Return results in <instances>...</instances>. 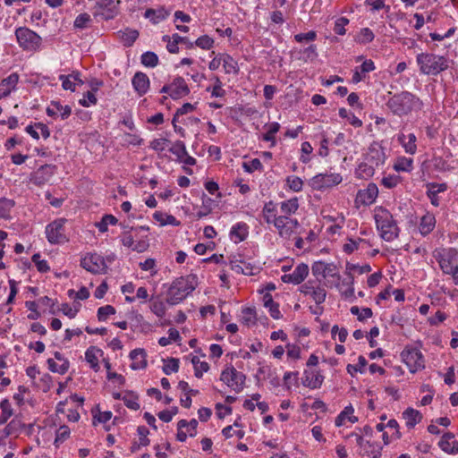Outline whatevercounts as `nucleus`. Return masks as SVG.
Segmentation results:
<instances>
[{
	"mask_svg": "<svg viewBox=\"0 0 458 458\" xmlns=\"http://www.w3.org/2000/svg\"><path fill=\"white\" fill-rule=\"evenodd\" d=\"M117 33L119 38L125 46H131L139 37V32L132 29L119 30Z\"/></svg>",
	"mask_w": 458,
	"mask_h": 458,
	"instance_id": "obj_35",
	"label": "nucleus"
},
{
	"mask_svg": "<svg viewBox=\"0 0 458 458\" xmlns=\"http://www.w3.org/2000/svg\"><path fill=\"white\" fill-rule=\"evenodd\" d=\"M25 131L37 140H38L40 137L47 140L50 136L49 128L42 123H36L26 126Z\"/></svg>",
	"mask_w": 458,
	"mask_h": 458,
	"instance_id": "obj_24",
	"label": "nucleus"
},
{
	"mask_svg": "<svg viewBox=\"0 0 458 458\" xmlns=\"http://www.w3.org/2000/svg\"><path fill=\"white\" fill-rule=\"evenodd\" d=\"M342 180L340 174H319L311 178L310 184L314 190L319 191L337 185Z\"/></svg>",
	"mask_w": 458,
	"mask_h": 458,
	"instance_id": "obj_12",
	"label": "nucleus"
},
{
	"mask_svg": "<svg viewBox=\"0 0 458 458\" xmlns=\"http://www.w3.org/2000/svg\"><path fill=\"white\" fill-rule=\"evenodd\" d=\"M59 81L62 82V87L64 90H71L72 92L76 90V87L78 85H81L83 83L80 77V72H73L68 75L61 74L59 76Z\"/></svg>",
	"mask_w": 458,
	"mask_h": 458,
	"instance_id": "obj_25",
	"label": "nucleus"
},
{
	"mask_svg": "<svg viewBox=\"0 0 458 458\" xmlns=\"http://www.w3.org/2000/svg\"><path fill=\"white\" fill-rule=\"evenodd\" d=\"M148 289L144 286H140L136 290V295H126L125 301L127 303H133L136 300L140 301L141 302H146L148 300Z\"/></svg>",
	"mask_w": 458,
	"mask_h": 458,
	"instance_id": "obj_44",
	"label": "nucleus"
},
{
	"mask_svg": "<svg viewBox=\"0 0 458 458\" xmlns=\"http://www.w3.org/2000/svg\"><path fill=\"white\" fill-rule=\"evenodd\" d=\"M191 360L194 368V375L196 377H201L203 373L207 372L209 369L208 362L201 360L198 356H192Z\"/></svg>",
	"mask_w": 458,
	"mask_h": 458,
	"instance_id": "obj_40",
	"label": "nucleus"
},
{
	"mask_svg": "<svg viewBox=\"0 0 458 458\" xmlns=\"http://www.w3.org/2000/svg\"><path fill=\"white\" fill-rule=\"evenodd\" d=\"M104 356V352L97 346H89L85 351V360L89 364V368L95 372L100 370L99 360Z\"/></svg>",
	"mask_w": 458,
	"mask_h": 458,
	"instance_id": "obj_17",
	"label": "nucleus"
},
{
	"mask_svg": "<svg viewBox=\"0 0 458 458\" xmlns=\"http://www.w3.org/2000/svg\"><path fill=\"white\" fill-rule=\"evenodd\" d=\"M164 42H166V48L168 52L172 54H175L179 51L178 44L183 42L185 38L181 37L178 34H173L171 37L168 35H165L162 38Z\"/></svg>",
	"mask_w": 458,
	"mask_h": 458,
	"instance_id": "obj_32",
	"label": "nucleus"
},
{
	"mask_svg": "<svg viewBox=\"0 0 458 458\" xmlns=\"http://www.w3.org/2000/svg\"><path fill=\"white\" fill-rule=\"evenodd\" d=\"M422 101L409 91H402L392 96L386 102L388 109L397 116L408 115L413 111L420 110Z\"/></svg>",
	"mask_w": 458,
	"mask_h": 458,
	"instance_id": "obj_1",
	"label": "nucleus"
},
{
	"mask_svg": "<svg viewBox=\"0 0 458 458\" xmlns=\"http://www.w3.org/2000/svg\"><path fill=\"white\" fill-rule=\"evenodd\" d=\"M437 260L445 274L455 277L458 273V251L455 249L443 250L442 252L438 253Z\"/></svg>",
	"mask_w": 458,
	"mask_h": 458,
	"instance_id": "obj_7",
	"label": "nucleus"
},
{
	"mask_svg": "<svg viewBox=\"0 0 458 458\" xmlns=\"http://www.w3.org/2000/svg\"><path fill=\"white\" fill-rule=\"evenodd\" d=\"M403 416L406 420V426L408 428H414L415 425L420 423V420H422V415L420 414V412L412 408L406 409L403 411Z\"/></svg>",
	"mask_w": 458,
	"mask_h": 458,
	"instance_id": "obj_30",
	"label": "nucleus"
},
{
	"mask_svg": "<svg viewBox=\"0 0 458 458\" xmlns=\"http://www.w3.org/2000/svg\"><path fill=\"white\" fill-rule=\"evenodd\" d=\"M300 290L305 295H310L317 304H321L326 300V290L320 286H312L310 282L302 284Z\"/></svg>",
	"mask_w": 458,
	"mask_h": 458,
	"instance_id": "obj_19",
	"label": "nucleus"
},
{
	"mask_svg": "<svg viewBox=\"0 0 458 458\" xmlns=\"http://www.w3.org/2000/svg\"><path fill=\"white\" fill-rule=\"evenodd\" d=\"M401 357L411 373L424 368L423 355L417 348H405Z\"/></svg>",
	"mask_w": 458,
	"mask_h": 458,
	"instance_id": "obj_10",
	"label": "nucleus"
},
{
	"mask_svg": "<svg viewBox=\"0 0 458 458\" xmlns=\"http://www.w3.org/2000/svg\"><path fill=\"white\" fill-rule=\"evenodd\" d=\"M436 218L432 214H426L420 219V232L422 235L428 234L435 227Z\"/></svg>",
	"mask_w": 458,
	"mask_h": 458,
	"instance_id": "obj_33",
	"label": "nucleus"
},
{
	"mask_svg": "<svg viewBox=\"0 0 458 458\" xmlns=\"http://www.w3.org/2000/svg\"><path fill=\"white\" fill-rule=\"evenodd\" d=\"M374 39V33L369 28H364L360 30L358 42L360 44L369 43Z\"/></svg>",
	"mask_w": 458,
	"mask_h": 458,
	"instance_id": "obj_64",
	"label": "nucleus"
},
{
	"mask_svg": "<svg viewBox=\"0 0 458 458\" xmlns=\"http://www.w3.org/2000/svg\"><path fill=\"white\" fill-rule=\"evenodd\" d=\"M454 438V435L453 433H445L438 443L439 447L447 454H458V442Z\"/></svg>",
	"mask_w": 458,
	"mask_h": 458,
	"instance_id": "obj_26",
	"label": "nucleus"
},
{
	"mask_svg": "<svg viewBox=\"0 0 458 458\" xmlns=\"http://www.w3.org/2000/svg\"><path fill=\"white\" fill-rule=\"evenodd\" d=\"M123 401L125 406L132 411H138L140 408L139 395L133 391L123 392Z\"/></svg>",
	"mask_w": 458,
	"mask_h": 458,
	"instance_id": "obj_34",
	"label": "nucleus"
},
{
	"mask_svg": "<svg viewBox=\"0 0 458 458\" xmlns=\"http://www.w3.org/2000/svg\"><path fill=\"white\" fill-rule=\"evenodd\" d=\"M71 435V429L66 425L60 426L55 431V437L54 441V445L58 447L64 441H66Z\"/></svg>",
	"mask_w": 458,
	"mask_h": 458,
	"instance_id": "obj_42",
	"label": "nucleus"
},
{
	"mask_svg": "<svg viewBox=\"0 0 458 458\" xmlns=\"http://www.w3.org/2000/svg\"><path fill=\"white\" fill-rule=\"evenodd\" d=\"M47 365L50 371L64 375L68 371L70 362L69 360H63V363H60L54 359H48Z\"/></svg>",
	"mask_w": 458,
	"mask_h": 458,
	"instance_id": "obj_38",
	"label": "nucleus"
},
{
	"mask_svg": "<svg viewBox=\"0 0 458 458\" xmlns=\"http://www.w3.org/2000/svg\"><path fill=\"white\" fill-rule=\"evenodd\" d=\"M160 92L168 94L173 99H179L187 96L190 89L183 78L176 77L171 83L164 85Z\"/></svg>",
	"mask_w": 458,
	"mask_h": 458,
	"instance_id": "obj_9",
	"label": "nucleus"
},
{
	"mask_svg": "<svg viewBox=\"0 0 458 458\" xmlns=\"http://www.w3.org/2000/svg\"><path fill=\"white\" fill-rule=\"evenodd\" d=\"M197 285L196 277L194 276H187L177 278L171 284L166 301L170 305H176L187 298L195 289Z\"/></svg>",
	"mask_w": 458,
	"mask_h": 458,
	"instance_id": "obj_2",
	"label": "nucleus"
},
{
	"mask_svg": "<svg viewBox=\"0 0 458 458\" xmlns=\"http://www.w3.org/2000/svg\"><path fill=\"white\" fill-rule=\"evenodd\" d=\"M79 103L80 105L85 107L96 105L97 98L95 96V93H93L92 91H88L87 93L83 94V97L79 100Z\"/></svg>",
	"mask_w": 458,
	"mask_h": 458,
	"instance_id": "obj_61",
	"label": "nucleus"
},
{
	"mask_svg": "<svg viewBox=\"0 0 458 458\" xmlns=\"http://www.w3.org/2000/svg\"><path fill=\"white\" fill-rule=\"evenodd\" d=\"M195 44L202 49H210L213 47L214 40L209 36L204 35L198 38Z\"/></svg>",
	"mask_w": 458,
	"mask_h": 458,
	"instance_id": "obj_63",
	"label": "nucleus"
},
{
	"mask_svg": "<svg viewBox=\"0 0 458 458\" xmlns=\"http://www.w3.org/2000/svg\"><path fill=\"white\" fill-rule=\"evenodd\" d=\"M378 195L377 186L370 182L364 190H360L357 193L355 202L363 206H369L375 202Z\"/></svg>",
	"mask_w": 458,
	"mask_h": 458,
	"instance_id": "obj_15",
	"label": "nucleus"
},
{
	"mask_svg": "<svg viewBox=\"0 0 458 458\" xmlns=\"http://www.w3.org/2000/svg\"><path fill=\"white\" fill-rule=\"evenodd\" d=\"M117 222V218L113 215H105L95 225L100 233H106L108 230V225H114Z\"/></svg>",
	"mask_w": 458,
	"mask_h": 458,
	"instance_id": "obj_43",
	"label": "nucleus"
},
{
	"mask_svg": "<svg viewBox=\"0 0 458 458\" xmlns=\"http://www.w3.org/2000/svg\"><path fill=\"white\" fill-rule=\"evenodd\" d=\"M245 376L240 372H238L234 368L231 367V382H233L236 386L235 390L239 391L244 382H245Z\"/></svg>",
	"mask_w": 458,
	"mask_h": 458,
	"instance_id": "obj_58",
	"label": "nucleus"
},
{
	"mask_svg": "<svg viewBox=\"0 0 458 458\" xmlns=\"http://www.w3.org/2000/svg\"><path fill=\"white\" fill-rule=\"evenodd\" d=\"M149 310L159 318H163L166 313L165 304L159 298L150 300Z\"/></svg>",
	"mask_w": 458,
	"mask_h": 458,
	"instance_id": "obj_36",
	"label": "nucleus"
},
{
	"mask_svg": "<svg viewBox=\"0 0 458 458\" xmlns=\"http://www.w3.org/2000/svg\"><path fill=\"white\" fill-rule=\"evenodd\" d=\"M249 235V226L246 223L239 222L231 228V241L235 242L244 241Z\"/></svg>",
	"mask_w": 458,
	"mask_h": 458,
	"instance_id": "obj_28",
	"label": "nucleus"
},
{
	"mask_svg": "<svg viewBox=\"0 0 458 458\" xmlns=\"http://www.w3.org/2000/svg\"><path fill=\"white\" fill-rule=\"evenodd\" d=\"M375 173V166L372 164L365 161L360 163L356 169V175L360 179H369L373 176Z\"/></svg>",
	"mask_w": 458,
	"mask_h": 458,
	"instance_id": "obj_37",
	"label": "nucleus"
},
{
	"mask_svg": "<svg viewBox=\"0 0 458 458\" xmlns=\"http://www.w3.org/2000/svg\"><path fill=\"white\" fill-rule=\"evenodd\" d=\"M71 114L72 108L69 106H63L57 101H52L47 107V114L55 119L60 117L62 120H65Z\"/></svg>",
	"mask_w": 458,
	"mask_h": 458,
	"instance_id": "obj_18",
	"label": "nucleus"
},
{
	"mask_svg": "<svg viewBox=\"0 0 458 458\" xmlns=\"http://www.w3.org/2000/svg\"><path fill=\"white\" fill-rule=\"evenodd\" d=\"M287 184L293 191H301L303 186V182L300 177L289 176L286 179Z\"/></svg>",
	"mask_w": 458,
	"mask_h": 458,
	"instance_id": "obj_62",
	"label": "nucleus"
},
{
	"mask_svg": "<svg viewBox=\"0 0 458 458\" xmlns=\"http://www.w3.org/2000/svg\"><path fill=\"white\" fill-rule=\"evenodd\" d=\"M263 217L267 224H274V219H276V208L272 201L266 203L262 210Z\"/></svg>",
	"mask_w": 458,
	"mask_h": 458,
	"instance_id": "obj_47",
	"label": "nucleus"
},
{
	"mask_svg": "<svg viewBox=\"0 0 458 458\" xmlns=\"http://www.w3.org/2000/svg\"><path fill=\"white\" fill-rule=\"evenodd\" d=\"M179 369V360L175 358H170L164 360L163 372L165 375H171L172 373L177 372Z\"/></svg>",
	"mask_w": 458,
	"mask_h": 458,
	"instance_id": "obj_52",
	"label": "nucleus"
},
{
	"mask_svg": "<svg viewBox=\"0 0 458 458\" xmlns=\"http://www.w3.org/2000/svg\"><path fill=\"white\" fill-rule=\"evenodd\" d=\"M432 188H437V190H429L428 191V196L430 199L431 204L435 207H437L439 205L438 198L437 197V193L443 192L446 190V184L445 183H440V184H433Z\"/></svg>",
	"mask_w": 458,
	"mask_h": 458,
	"instance_id": "obj_51",
	"label": "nucleus"
},
{
	"mask_svg": "<svg viewBox=\"0 0 458 458\" xmlns=\"http://www.w3.org/2000/svg\"><path fill=\"white\" fill-rule=\"evenodd\" d=\"M374 219L383 240L392 242L398 237L400 229L393 215L387 209L382 207L378 208L374 215Z\"/></svg>",
	"mask_w": 458,
	"mask_h": 458,
	"instance_id": "obj_3",
	"label": "nucleus"
},
{
	"mask_svg": "<svg viewBox=\"0 0 458 458\" xmlns=\"http://www.w3.org/2000/svg\"><path fill=\"white\" fill-rule=\"evenodd\" d=\"M81 304H74L73 306H71L68 303H63L61 305L60 310L63 312L64 315L67 316L69 318H74L79 310H80Z\"/></svg>",
	"mask_w": 458,
	"mask_h": 458,
	"instance_id": "obj_56",
	"label": "nucleus"
},
{
	"mask_svg": "<svg viewBox=\"0 0 458 458\" xmlns=\"http://www.w3.org/2000/svg\"><path fill=\"white\" fill-rule=\"evenodd\" d=\"M170 152L176 156L179 159H182L183 156H187V149L185 144L178 140L170 148Z\"/></svg>",
	"mask_w": 458,
	"mask_h": 458,
	"instance_id": "obj_57",
	"label": "nucleus"
},
{
	"mask_svg": "<svg viewBox=\"0 0 458 458\" xmlns=\"http://www.w3.org/2000/svg\"><path fill=\"white\" fill-rule=\"evenodd\" d=\"M363 449V455H367L370 458H380L381 456L382 447L377 444L367 442Z\"/></svg>",
	"mask_w": 458,
	"mask_h": 458,
	"instance_id": "obj_49",
	"label": "nucleus"
},
{
	"mask_svg": "<svg viewBox=\"0 0 458 458\" xmlns=\"http://www.w3.org/2000/svg\"><path fill=\"white\" fill-rule=\"evenodd\" d=\"M349 242L345 243L343 246V250L345 253L351 254L354 250H358L360 244H367L370 246L369 242H368L365 239L362 238H357V239H349Z\"/></svg>",
	"mask_w": 458,
	"mask_h": 458,
	"instance_id": "obj_45",
	"label": "nucleus"
},
{
	"mask_svg": "<svg viewBox=\"0 0 458 458\" xmlns=\"http://www.w3.org/2000/svg\"><path fill=\"white\" fill-rule=\"evenodd\" d=\"M141 64L149 68L156 67L158 64V57L154 52H145L141 55Z\"/></svg>",
	"mask_w": 458,
	"mask_h": 458,
	"instance_id": "obj_50",
	"label": "nucleus"
},
{
	"mask_svg": "<svg viewBox=\"0 0 458 458\" xmlns=\"http://www.w3.org/2000/svg\"><path fill=\"white\" fill-rule=\"evenodd\" d=\"M32 261L39 272L46 273L50 270L47 261L46 259H41L40 254H34L32 256Z\"/></svg>",
	"mask_w": 458,
	"mask_h": 458,
	"instance_id": "obj_59",
	"label": "nucleus"
},
{
	"mask_svg": "<svg viewBox=\"0 0 458 458\" xmlns=\"http://www.w3.org/2000/svg\"><path fill=\"white\" fill-rule=\"evenodd\" d=\"M354 270H357L359 272V274H365V273L370 272L371 267L369 265L359 266V265H355V264L347 262L346 263V275L350 277L351 284H353L354 278H353L352 272Z\"/></svg>",
	"mask_w": 458,
	"mask_h": 458,
	"instance_id": "obj_41",
	"label": "nucleus"
},
{
	"mask_svg": "<svg viewBox=\"0 0 458 458\" xmlns=\"http://www.w3.org/2000/svg\"><path fill=\"white\" fill-rule=\"evenodd\" d=\"M90 15L87 13H80L73 21V27L78 30H83L90 22Z\"/></svg>",
	"mask_w": 458,
	"mask_h": 458,
	"instance_id": "obj_55",
	"label": "nucleus"
},
{
	"mask_svg": "<svg viewBox=\"0 0 458 458\" xmlns=\"http://www.w3.org/2000/svg\"><path fill=\"white\" fill-rule=\"evenodd\" d=\"M198 421L195 419L187 421L181 420L177 423L176 439L180 442L186 441L188 437H194L197 434Z\"/></svg>",
	"mask_w": 458,
	"mask_h": 458,
	"instance_id": "obj_14",
	"label": "nucleus"
},
{
	"mask_svg": "<svg viewBox=\"0 0 458 458\" xmlns=\"http://www.w3.org/2000/svg\"><path fill=\"white\" fill-rule=\"evenodd\" d=\"M0 425H4L13 416V411L11 403L8 399H4L0 402Z\"/></svg>",
	"mask_w": 458,
	"mask_h": 458,
	"instance_id": "obj_39",
	"label": "nucleus"
},
{
	"mask_svg": "<svg viewBox=\"0 0 458 458\" xmlns=\"http://www.w3.org/2000/svg\"><path fill=\"white\" fill-rule=\"evenodd\" d=\"M386 156L383 148L378 145H372L369 148V152L366 155L365 160L369 164H372L375 167L384 165Z\"/></svg>",
	"mask_w": 458,
	"mask_h": 458,
	"instance_id": "obj_23",
	"label": "nucleus"
},
{
	"mask_svg": "<svg viewBox=\"0 0 458 458\" xmlns=\"http://www.w3.org/2000/svg\"><path fill=\"white\" fill-rule=\"evenodd\" d=\"M131 363V369L133 370L143 369L147 367V353L144 349L137 348L132 350L129 354Z\"/></svg>",
	"mask_w": 458,
	"mask_h": 458,
	"instance_id": "obj_20",
	"label": "nucleus"
},
{
	"mask_svg": "<svg viewBox=\"0 0 458 458\" xmlns=\"http://www.w3.org/2000/svg\"><path fill=\"white\" fill-rule=\"evenodd\" d=\"M116 310L112 305H105L98 309V319L106 321L111 315L115 314Z\"/></svg>",
	"mask_w": 458,
	"mask_h": 458,
	"instance_id": "obj_53",
	"label": "nucleus"
},
{
	"mask_svg": "<svg viewBox=\"0 0 458 458\" xmlns=\"http://www.w3.org/2000/svg\"><path fill=\"white\" fill-rule=\"evenodd\" d=\"M153 218L158 223L160 226H179L181 224L180 221L177 220L175 216L162 211H156L153 214Z\"/></svg>",
	"mask_w": 458,
	"mask_h": 458,
	"instance_id": "obj_29",
	"label": "nucleus"
},
{
	"mask_svg": "<svg viewBox=\"0 0 458 458\" xmlns=\"http://www.w3.org/2000/svg\"><path fill=\"white\" fill-rule=\"evenodd\" d=\"M81 266L93 274H104L107 266L104 258L97 253H88L81 259Z\"/></svg>",
	"mask_w": 458,
	"mask_h": 458,
	"instance_id": "obj_8",
	"label": "nucleus"
},
{
	"mask_svg": "<svg viewBox=\"0 0 458 458\" xmlns=\"http://www.w3.org/2000/svg\"><path fill=\"white\" fill-rule=\"evenodd\" d=\"M324 377L318 372L314 373L313 371L305 370L302 384L310 389H316L321 386Z\"/></svg>",
	"mask_w": 458,
	"mask_h": 458,
	"instance_id": "obj_27",
	"label": "nucleus"
},
{
	"mask_svg": "<svg viewBox=\"0 0 458 458\" xmlns=\"http://www.w3.org/2000/svg\"><path fill=\"white\" fill-rule=\"evenodd\" d=\"M19 81V75L16 72L11 73L8 77L0 81V99L9 96L15 90Z\"/></svg>",
	"mask_w": 458,
	"mask_h": 458,
	"instance_id": "obj_22",
	"label": "nucleus"
},
{
	"mask_svg": "<svg viewBox=\"0 0 458 458\" xmlns=\"http://www.w3.org/2000/svg\"><path fill=\"white\" fill-rule=\"evenodd\" d=\"M65 218H56L45 229L46 238L50 244H64L69 241L65 233Z\"/></svg>",
	"mask_w": 458,
	"mask_h": 458,
	"instance_id": "obj_6",
	"label": "nucleus"
},
{
	"mask_svg": "<svg viewBox=\"0 0 458 458\" xmlns=\"http://www.w3.org/2000/svg\"><path fill=\"white\" fill-rule=\"evenodd\" d=\"M131 84L139 96L145 95L148 91L150 86L148 77L140 72H138L134 74L131 80Z\"/></svg>",
	"mask_w": 458,
	"mask_h": 458,
	"instance_id": "obj_21",
	"label": "nucleus"
},
{
	"mask_svg": "<svg viewBox=\"0 0 458 458\" xmlns=\"http://www.w3.org/2000/svg\"><path fill=\"white\" fill-rule=\"evenodd\" d=\"M242 167L244 171L248 173H253L254 171H261L263 169V165L259 158H253L250 162H243Z\"/></svg>",
	"mask_w": 458,
	"mask_h": 458,
	"instance_id": "obj_60",
	"label": "nucleus"
},
{
	"mask_svg": "<svg viewBox=\"0 0 458 458\" xmlns=\"http://www.w3.org/2000/svg\"><path fill=\"white\" fill-rule=\"evenodd\" d=\"M398 140L403 144L407 153L413 155L416 152L417 146L415 134L410 133L408 136L400 134L398 136Z\"/></svg>",
	"mask_w": 458,
	"mask_h": 458,
	"instance_id": "obj_31",
	"label": "nucleus"
},
{
	"mask_svg": "<svg viewBox=\"0 0 458 458\" xmlns=\"http://www.w3.org/2000/svg\"><path fill=\"white\" fill-rule=\"evenodd\" d=\"M299 204L297 198H293L284 201L281 203V211L284 214L283 216H289L290 215L296 212L298 209Z\"/></svg>",
	"mask_w": 458,
	"mask_h": 458,
	"instance_id": "obj_46",
	"label": "nucleus"
},
{
	"mask_svg": "<svg viewBox=\"0 0 458 458\" xmlns=\"http://www.w3.org/2000/svg\"><path fill=\"white\" fill-rule=\"evenodd\" d=\"M275 227L277 229L281 237L289 239L299 226L296 219L290 218L287 216H279L274 219Z\"/></svg>",
	"mask_w": 458,
	"mask_h": 458,
	"instance_id": "obj_13",
	"label": "nucleus"
},
{
	"mask_svg": "<svg viewBox=\"0 0 458 458\" xmlns=\"http://www.w3.org/2000/svg\"><path fill=\"white\" fill-rule=\"evenodd\" d=\"M169 146V140L165 138L154 139L150 141L149 147L157 153L165 151Z\"/></svg>",
	"mask_w": 458,
	"mask_h": 458,
	"instance_id": "obj_54",
	"label": "nucleus"
},
{
	"mask_svg": "<svg viewBox=\"0 0 458 458\" xmlns=\"http://www.w3.org/2000/svg\"><path fill=\"white\" fill-rule=\"evenodd\" d=\"M15 37L19 46L25 51H38L40 48L41 37L27 27L18 28Z\"/></svg>",
	"mask_w": 458,
	"mask_h": 458,
	"instance_id": "obj_5",
	"label": "nucleus"
},
{
	"mask_svg": "<svg viewBox=\"0 0 458 458\" xmlns=\"http://www.w3.org/2000/svg\"><path fill=\"white\" fill-rule=\"evenodd\" d=\"M119 4L120 0H96L94 15L104 20L113 19L117 13Z\"/></svg>",
	"mask_w": 458,
	"mask_h": 458,
	"instance_id": "obj_11",
	"label": "nucleus"
},
{
	"mask_svg": "<svg viewBox=\"0 0 458 458\" xmlns=\"http://www.w3.org/2000/svg\"><path fill=\"white\" fill-rule=\"evenodd\" d=\"M420 70L427 75H437L448 68V61L445 56L431 53H421L417 55Z\"/></svg>",
	"mask_w": 458,
	"mask_h": 458,
	"instance_id": "obj_4",
	"label": "nucleus"
},
{
	"mask_svg": "<svg viewBox=\"0 0 458 458\" xmlns=\"http://www.w3.org/2000/svg\"><path fill=\"white\" fill-rule=\"evenodd\" d=\"M14 207V201L6 198L0 199V218H9L10 213Z\"/></svg>",
	"mask_w": 458,
	"mask_h": 458,
	"instance_id": "obj_48",
	"label": "nucleus"
},
{
	"mask_svg": "<svg viewBox=\"0 0 458 458\" xmlns=\"http://www.w3.org/2000/svg\"><path fill=\"white\" fill-rule=\"evenodd\" d=\"M309 274V267L305 263L299 264L293 273L284 274L281 279L284 283L300 284Z\"/></svg>",
	"mask_w": 458,
	"mask_h": 458,
	"instance_id": "obj_16",
	"label": "nucleus"
}]
</instances>
